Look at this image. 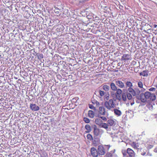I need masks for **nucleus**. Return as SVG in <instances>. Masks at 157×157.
Masks as SVG:
<instances>
[{
	"label": "nucleus",
	"instance_id": "f257e3e1",
	"mask_svg": "<svg viewBox=\"0 0 157 157\" xmlns=\"http://www.w3.org/2000/svg\"><path fill=\"white\" fill-rule=\"evenodd\" d=\"M136 98L144 103L146 102L147 101H154L155 100L156 98L155 95L154 93L148 91L144 93H141L139 96H136Z\"/></svg>",
	"mask_w": 157,
	"mask_h": 157
},
{
	"label": "nucleus",
	"instance_id": "f03ea898",
	"mask_svg": "<svg viewBox=\"0 0 157 157\" xmlns=\"http://www.w3.org/2000/svg\"><path fill=\"white\" fill-rule=\"evenodd\" d=\"M104 106L107 109L109 110H111L112 108L115 107V104L113 100L110 99L108 101H106L104 102Z\"/></svg>",
	"mask_w": 157,
	"mask_h": 157
},
{
	"label": "nucleus",
	"instance_id": "7ed1b4c3",
	"mask_svg": "<svg viewBox=\"0 0 157 157\" xmlns=\"http://www.w3.org/2000/svg\"><path fill=\"white\" fill-rule=\"evenodd\" d=\"M94 129V136L95 139H97V136L99 135V129L97 128L96 125H94L93 127ZM97 141H98L97 139Z\"/></svg>",
	"mask_w": 157,
	"mask_h": 157
},
{
	"label": "nucleus",
	"instance_id": "20e7f679",
	"mask_svg": "<svg viewBox=\"0 0 157 157\" xmlns=\"http://www.w3.org/2000/svg\"><path fill=\"white\" fill-rule=\"evenodd\" d=\"M97 150L98 154L100 155H103L105 153V148L102 146H99L98 147Z\"/></svg>",
	"mask_w": 157,
	"mask_h": 157
},
{
	"label": "nucleus",
	"instance_id": "39448f33",
	"mask_svg": "<svg viewBox=\"0 0 157 157\" xmlns=\"http://www.w3.org/2000/svg\"><path fill=\"white\" fill-rule=\"evenodd\" d=\"M115 83L116 85L119 88H123L125 86L124 83L121 80H116L115 81Z\"/></svg>",
	"mask_w": 157,
	"mask_h": 157
},
{
	"label": "nucleus",
	"instance_id": "423d86ee",
	"mask_svg": "<svg viewBox=\"0 0 157 157\" xmlns=\"http://www.w3.org/2000/svg\"><path fill=\"white\" fill-rule=\"evenodd\" d=\"M145 90L146 89H145L143 88L141 89V90H140L138 88H135L134 90L135 92L134 93L132 94V96H135L136 95H138L140 94L141 92H144Z\"/></svg>",
	"mask_w": 157,
	"mask_h": 157
},
{
	"label": "nucleus",
	"instance_id": "0eeeda50",
	"mask_svg": "<svg viewBox=\"0 0 157 157\" xmlns=\"http://www.w3.org/2000/svg\"><path fill=\"white\" fill-rule=\"evenodd\" d=\"M91 155L94 157H97L98 155V150L94 147L91 148L90 150Z\"/></svg>",
	"mask_w": 157,
	"mask_h": 157
},
{
	"label": "nucleus",
	"instance_id": "6e6552de",
	"mask_svg": "<svg viewBox=\"0 0 157 157\" xmlns=\"http://www.w3.org/2000/svg\"><path fill=\"white\" fill-rule=\"evenodd\" d=\"M99 115L104 116L105 114V109L103 106H100L99 108Z\"/></svg>",
	"mask_w": 157,
	"mask_h": 157
},
{
	"label": "nucleus",
	"instance_id": "1a4fd4ad",
	"mask_svg": "<svg viewBox=\"0 0 157 157\" xmlns=\"http://www.w3.org/2000/svg\"><path fill=\"white\" fill-rule=\"evenodd\" d=\"M127 152L129 157H135V153L132 149L128 148L127 150Z\"/></svg>",
	"mask_w": 157,
	"mask_h": 157
},
{
	"label": "nucleus",
	"instance_id": "9d476101",
	"mask_svg": "<svg viewBox=\"0 0 157 157\" xmlns=\"http://www.w3.org/2000/svg\"><path fill=\"white\" fill-rule=\"evenodd\" d=\"M30 109L33 111H36L39 109V107L35 104H31L30 105Z\"/></svg>",
	"mask_w": 157,
	"mask_h": 157
},
{
	"label": "nucleus",
	"instance_id": "9b49d317",
	"mask_svg": "<svg viewBox=\"0 0 157 157\" xmlns=\"http://www.w3.org/2000/svg\"><path fill=\"white\" fill-rule=\"evenodd\" d=\"M131 58L130 55L129 54H124L121 58L122 60H128Z\"/></svg>",
	"mask_w": 157,
	"mask_h": 157
},
{
	"label": "nucleus",
	"instance_id": "f8f14e48",
	"mask_svg": "<svg viewBox=\"0 0 157 157\" xmlns=\"http://www.w3.org/2000/svg\"><path fill=\"white\" fill-rule=\"evenodd\" d=\"M110 86L111 89L113 91H115L117 88L115 83H114L113 82L111 83L110 84Z\"/></svg>",
	"mask_w": 157,
	"mask_h": 157
},
{
	"label": "nucleus",
	"instance_id": "ddd939ff",
	"mask_svg": "<svg viewBox=\"0 0 157 157\" xmlns=\"http://www.w3.org/2000/svg\"><path fill=\"white\" fill-rule=\"evenodd\" d=\"M113 111L114 113L117 116H120L122 114L121 111L118 109H114L113 110Z\"/></svg>",
	"mask_w": 157,
	"mask_h": 157
},
{
	"label": "nucleus",
	"instance_id": "4468645a",
	"mask_svg": "<svg viewBox=\"0 0 157 157\" xmlns=\"http://www.w3.org/2000/svg\"><path fill=\"white\" fill-rule=\"evenodd\" d=\"M85 128L87 130L86 132L87 133H89L91 131V128L90 126L88 124H87L85 125Z\"/></svg>",
	"mask_w": 157,
	"mask_h": 157
},
{
	"label": "nucleus",
	"instance_id": "2eb2a0df",
	"mask_svg": "<svg viewBox=\"0 0 157 157\" xmlns=\"http://www.w3.org/2000/svg\"><path fill=\"white\" fill-rule=\"evenodd\" d=\"M88 115L89 117L93 118L94 117V113L92 110H89L88 111Z\"/></svg>",
	"mask_w": 157,
	"mask_h": 157
},
{
	"label": "nucleus",
	"instance_id": "dca6fc26",
	"mask_svg": "<svg viewBox=\"0 0 157 157\" xmlns=\"http://www.w3.org/2000/svg\"><path fill=\"white\" fill-rule=\"evenodd\" d=\"M115 91H116V95H121L122 92V90L120 88H117V90Z\"/></svg>",
	"mask_w": 157,
	"mask_h": 157
},
{
	"label": "nucleus",
	"instance_id": "f3484780",
	"mask_svg": "<svg viewBox=\"0 0 157 157\" xmlns=\"http://www.w3.org/2000/svg\"><path fill=\"white\" fill-rule=\"evenodd\" d=\"M107 124L108 125H109L110 126L113 125L115 123V121L113 120H109L107 121Z\"/></svg>",
	"mask_w": 157,
	"mask_h": 157
},
{
	"label": "nucleus",
	"instance_id": "a211bd4d",
	"mask_svg": "<svg viewBox=\"0 0 157 157\" xmlns=\"http://www.w3.org/2000/svg\"><path fill=\"white\" fill-rule=\"evenodd\" d=\"M126 87H132L133 86L132 83L130 81H127L125 83Z\"/></svg>",
	"mask_w": 157,
	"mask_h": 157
},
{
	"label": "nucleus",
	"instance_id": "6ab92c4d",
	"mask_svg": "<svg viewBox=\"0 0 157 157\" xmlns=\"http://www.w3.org/2000/svg\"><path fill=\"white\" fill-rule=\"evenodd\" d=\"M100 126L101 127L103 128L106 129H107L108 128V125L106 123H101L100 124Z\"/></svg>",
	"mask_w": 157,
	"mask_h": 157
},
{
	"label": "nucleus",
	"instance_id": "aec40b11",
	"mask_svg": "<svg viewBox=\"0 0 157 157\" xmlns=\"http://www.w3.org/2000/svg\"><path fill=\"white\" fill-rule=\"evenodd\" d=\"M127 95L126 93H123L122 94V99L124 101H125L127 100Z\"/></svg>",
	"mask_w": 157,
	"mask_h": 157
},
{
	"label": "nucleus",
	"instance_id": "412c9836",
	"mask_svg": "<svg viewBox=\"0 0 157 157\" xmlns=\"http://www.w3.org/2000/svg\"><path fill=\"white\" fill-rule=\"evenodd\" d=\"M134 90L132 87H130L128 88L127 89V91L128 92L131 93L132 95V94L134 93L135 92Z\"/></svg>",
	"mask_w": 157,
	"mask_h": 157
},
{
	"label": "nucleus",
	"instance_id": "4be33fe9",
	"mask_svg": "<svg viewBox=\"0 0 157 157\" xmlns=\"http://www.w3.org/2000/svg\"><path fill=\"white\" fill-rule=\"evenodd\" d=\"M102 88L105 91H109L110 88L109 86L107 85L103 86Z\"/></svg>",
	"mask_w": 157,
	"mask_h": 157
},
{
	"label": "nucleus",
	"instance_id": "5701e85b",
	"mask_svg": "<svg viewBox=\"0 0 157 157\" xmlns=\"http://www.w3.org/2000/svg\"><path fill=\"white\" fill-rule=\"evenodd\" d=\"M126 95L127 98L129 100H130L132 99V97L131 93L129 92H127L126 93Z\"/></svg>",
	"mask_w": 157,
	"mask_h": 157
},
{
	"label": "nucleus",
	"instance_id": "b1692460",
	"mask_svg": "<svg viewBox=\"0 0 157 157\" xmlns=\"http://www.w3.org/2000/svg\"><path fill=\"white\" fill-rule=\"evenodd\" d=\"M137 85L140 88H143V84L141 81H139L138 82Z\"/></svg>",
	"mask_w": 157,
	"mask_h": 157
},
{
	"label": "nucleus",
	"instance_id": "393cba45",
	"mask_svg": "<svg viewBox=\"0 0 157 157\" xmlns=\"http://www.w3.org/2000/svg\"><path fill=\"white\" fill-rule=\"evenodd\" d=\"M102 121L101 120V119L99 118H97L95 120V122L96 123L100 125V124L101 123V122Z\"/></svg>",
	"mask_w": 157,
	"mask_h": 157
},
{
	"label": "nucleus",
	"instance_id": "a878e982",
	"mask_svg": "<svg viewBox=\"0 0 157 157\" xmlns=\"http://www.w3.org/2000/svg\"><path fill=\"white\" fill-rule=\"evenodd\" d=\"M122 153L123 154V155L124 157H125L126 156H128L127 154L128 153L127 152V150H123L122 151Z\"/></svg>",
	"mask_w": 157,
	"mask_h": 157
},
{
	"label": "nucleus",
	"instance_id": "bb28decb",
	"mask_svg": "<svg viewBox=\"0 0 157 157\" xmlns=\"http://www.w3.org/2000/svg\"><path fill=\"white\" fill-rule=\"evenodd\" d=\"M92 102L94 104H96V105L98 106L100 105L99 102L96 100H94Z\"/></svg>",
	"mask_w": 157,
	"mask_h": 157
},
{
	"label": "nucleus",
	"instance_id": "cd10ccee",
	"mask_svg": "<svg viewBox=\"0 0 157 157\" xmlns=\"http://www.w3.org/2000/svg\"><path fill=\"white\" fill-rule=\"evenodd\" d=\"M39 60H41V59L43 58V55L42 54H39L37 56Z\"/></svg>",
	"mask_w": 157,
	"mask_h": 157
},
{
	"label": "nucleus",
	"instance_id": "c85d7f7f",
	"mask_svg": "<svg viewBox=\"0 0 157 157\" xmlns=\"http://www.w3.org/2000/svg\"><path fill=\"white\" fill-rule=\"evenodd\" d=\"M83 121L86 123H88L90 122V120L89 119L86 117L84 118Z\"/></svg>",
	"mask_w": 157,
	"mask_h": 157
},
{
	"label": "nucleus",
	"instance_id": "c756f323",
	"mask_svg": "<svg viewBox=\"0 0 157 157\" xmlns=\"http://www.w3.org/2000/svg\"><path fill=\"white\" fill-rule=\"evenodd\" d=\"M131 146L134 148H137L136 143L134 142H133L131 144Z\"/></svg>",
	"mask_w": 157,
	"mask_h": 157
},
{
	"label": "nucleus",
	"instance_id": "7c9ffc66",
	"mask_svg": "<svg viewBox=\"0 0 157 157\" xmlns=\"http://www.w3.org/2000/svg\"><path fill=\"white\" fill-rule=\"evenodd\" d=\"M99 92L100 96L101 97L103 96L105 93L104 91L101 90H99Z\"/></svg>",
	"mask_w": 157,
	"mask_h": 157
},
{
	"label": "nucleus",
	"instance_id": "2f4dec72",
	"mask_svg": "<svg viewBox=\"0 0 157 157\" xmlns=\"http://www.w3.org/2000/svg\"><path fill=\"white\" fill-rule=\"evenodd\" d=\"M117 97V99L119 101H121L122 100V97L121 96V95H116Z\"/></svg>",
	"mask_w": 157,
	"mask_h": 157
},
{
	"label": "nucleus",
	"instance_id": "473e14b6",
	"mask_svg": "<svg viewBox=\"0 0 157 157\" xmlns=\"http://www.w3.org/2000/svg\"><path fill=\"white\" fill-rule=\"evenodd\" d=\"M41 157H48L47 154L45 152H43L41 155Z\"/></svg>",
	"mask_w": 157,
	"mask_h": 157
},
{
	"label": "nucleus",
	"instance_id": "72a5a7b5",
	"mask_svg": "<svg viewBox=\"0 0 157 157\" xmlns=\"http://www.w3.org/2000/svg\"><path fill=\"white\" fill-rule=\"evenodd\" d=\"M87 138L88 139L91 140L92 139V136L90 134H88L87 135Z\"/></svg>",
	"mask_w": 157,
	"mask_h": 157
},
{
	"label": "nucleus",
	"instance_id": "f704fd0d",
	"mask_svg": "<svg viewBox=\"0 0 157 157\" xmlns=\"http://www.w3.org/2000/svg\"><path fill=\"white\" fill-rule=\"evenodd\" d=\"M98 117L101 118L104 121H106L107 120V118L105 117H101L99 115H98Z\"/></svg>",
	"mask_w": 157,
	"mask_h": 157
},
{
	"label": "nucleus",
	"instance_id": "c9c22d12",
	"mask_svg": "<svg viewBox=\"0 0 157 157\" xmlns=\"http://www.w3.org/2000/svg\"><path fill=\"white\" fill-rule=\"evenodd\" d=\"M89 107L91 109H93L94 110H95L96 109L95 108V107H94L92 105L89 104Z\"/></svg>",
	"mask_w": 157,
	"mask_h": 157
},
{
	"label": "nucleus",
	"instance_id": "e433bc0d",
	"mask_svg": "<svg viewBox=\"0 0 157 157\" xmlns=\"http://www.w3.org/2000/svg\"><path fill=\"white\" fill-rule=\"evenodd\" d=\"M149 91H152L154 92L155 91L156 89L154 87H151L148 90Z\"/></svg>",
	"mask_w": 157,
	"mask_h": 157
},
{
	"label": "nucleus",
	"instance_id": "4c0bfd02",
	"mask_svg": "<svg viewBox=\"0 0 157 157\" xmlns=\"http://www.w3.org/2000/svg\"><path fill=\"white\" fill-rule=\"evenodd\" d=\"M107 157H111L112 156V154L111 153H108L106 155Z\"/></svg>",
	"mask_w": 157,
	"mask_h": 157
},
{
	"label": "nucleus",
	"instance_id": "58836bf2",
	"mask_svg": "<svg viewBox=\"0 0 157 157\" xmlns=\"http://www.w3.org/2000/svg\"><path fill=\"white\" fill-rule=\"evenodd\" d=\"M105 148L107 149L108 150L110 148V145H105Z\"/></svg>",
	"mask_w": 157,
	"mask_h": 157
},
{
	"label": "nucleus",
	"instance_id": "ea45409f",
	"mask_svg": "<svg viewBox=\"0 0 157 157\" xmlns=\"http://www.w3.org/2000/svg\"><path fill=\"white\" fill-rule=\"evenodd\" d=\"M140 75H142L143 76H147L148 75L147 74H143V72H141L140 73Z\"/></svg>",
	"mask_w": 157,
	"mask_h": 157
},
{
	"label": "nucleus",
	"instance_id": "a19ab883",
	"mask_svg": "<svg viewBox=\"0 0 157 157\" xmlns=\"http://www.w3.org/2000/svg\"><path fill=\"white\" fill-rule=\"evenodd\" d=\"M74 99H75V102L77 100H78V98H73V100H74Z\"/></svg>",
	"mask_w": 157,
	"mask_h": 157
},
{
	"label": "nucleus",
	"instance_id": "79ce46f5",
	"mask_svg": "<svg viewBox=\"0 0 157 157\" xmlns=\"http://www.w3.org/2000/svg\"><path fill=\"white\" fill-rule=\"evenodd\" d=\"M143 74H146L147 73L146 71H144L143 72Z\"/></svg>",
	"mask_w": 157,
	"mask_h": 157
},
{
	"label": "nucleus",
	"instance_id": "37998d69",
	"mask_svg": "<svg viewBox=\"0 0 157 157\" xmlns=\"http://www.w3.org/2000/svg\"><path fill=\"white\" fill-rule=\"evenodd\" d=\"M134 103V101H133V102H132L131 103V105H133Z\"/></svg>",
	"mask_w": 157,
	"mask_h": 157
},
{
	"label": "nucleus",
	"instance_id": "c03bdc74",
	"mask_svg": "<svg viewBox=\"0 0 157 157\" xmlns=\"http://www.w3.org/2000/svg\"><path fill=\"white\" fill-rule=\"evenodd\" d=\"M145 154H146V153L145 152H144V153H141V155H144Z\"/></svg>",
	"mask_w": 157,
	"mask_h": 157
},
{
	"label": "nucleus",
	"instance_id": "a18cd8bd",
	"mask_svg": "<svg viewBox=\"0 0 157 157\" xmlns=\"http://www.w3.org/2000/svg\"><path fill=\"white\" fill-rule=\"evenodd\" d=\"M155 94L157 95V90L155 92Z\"/></svg>",
	"mask_w": 157,
	"mask_h": 157
},
{
	"label": "nucleus",
	"instance_id": "49530a36",
	"mask_svg": "<svg viewBox=\"0 0 157 157\" xmlns=\"http://www.w3.org/2000/svg\"><path fill=\"white\" fill-rule=\"evenodd\" d=\"M155 86L156 87V88H157V85H156Z\"/></svg>",
	"mask_w": 157,
	"mask_h": 157
},
{
	"label": "nucleus",
	"instance_id": "de8ad7c7",
	"mask_svg": "<svg viewBox=\"0 0 157 157\" xmlns=\"http://www.w3.org/2000/svg\"><path fill=\"white\" fill-rule=\"evenodd\" d=\"M156 26H157V25H155V27H156Z\"/></svg>",
	"mask_w": 157,
	"mask_h": 157
}]
</instances>
